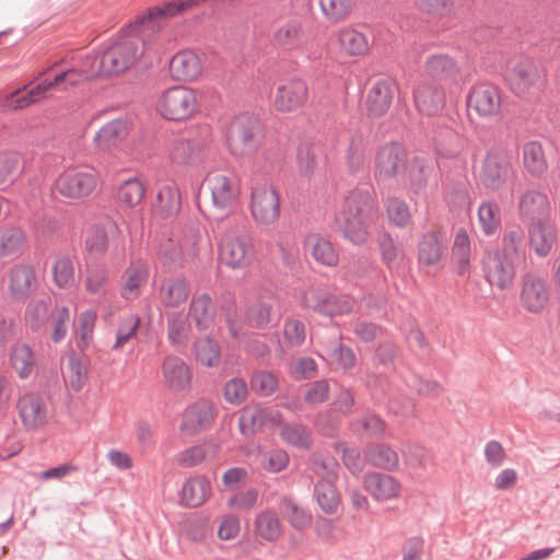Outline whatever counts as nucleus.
Segmentation results:
<instances>
[{
  "instance_id": "nucleus-1",
  "label": "nucleus",
  "mask_w": 560,
  "mask_h": 560,
  "mask_svg": "<svg viewBox=\"0 0 560 560\" xmlns=\"http://www.w3.org/2000/svg\"><path fill=\"white\" fill-rule=\"evenodd\" d=\"M501 244V248L483 253L481 265L486 281L499 290H505L512 285L516 268L526 261L527 250L523 230L515 226L506 231Z\"/></svg>"
},
{
  "instance_id": "nucleus-2",
  "label": "nucleus",
  "mask_w": 560,
  "mask_h": 560,
  "mask_svg": "<svg viewBox=\"0 0 560 560\" xmlns=\"http://www.w3.org/2000/svg\"><path fill=\"white\" fill-rule=\"evenodd\" d=\"M380 217L376 199L369 189H353L335 215V224L343 237L354 245L368 242L371 225Z\"/></svg>"
},
{
  "instance_id": "nucleus-3",
  "label": "nucleus",
  "mask_w": 560,
  "mask_h": 560,
  "mask_svg": "<svg viewBox=\"0 0 560 560\" xmlns=\"http://www.w3.org/2000/svg\"><path fill=\"white\" fill-rule=\"evenodd\" d=\"M200 107L198 92L186 85L164 90L155 103L158 114L165 120L184 122L191 119Z\"/></svg>"
},
{
  "instance_id": "nucleus-4",
  "label": "nucleus",
  "mask_w": 560,
  "mask_h": 560,
  "mask_svg": "<svg viewBox=\"0 0 560 560\" xmlns=\"http://www.w3.org/2000/svg\"><path fill=\"white\" fill-rule=\"evenodd\" d=\"M516 178L512 153L503 147L490 148L481 163L479 182L483 188L500 191Z\"/></svg>"
},
{
  "instance_id": "nucleus-5",
  "label": "nucleus",
  "mask_w": 560,
  "mask_h": 560,
  "mask_svg": "<svg viewBox=\"0 0 560 560\" xmlns=\"http://www.w3.org/2000/svg\"><path fill=\"white\" fill-rule=\"evenodd\" d=\"M249 212L258 228L273 226L281 212L279 189L269 180H254L250 185Z\"/></svg>"
},
{
  "instance_id": "nucleus-6",
  "label": "nucleus",
  "mask_w": 560,
  "mask_h": 560,
  "mask_svg": "<svg viewBox=\"0 0 560 560\" xmlns=\"http://www.w3.org/2000/svg\"><path fill=\"white\" fill-rule=\"evenodd\" d=\"M339 464L334 457L314 455L312 470L319 477L314 488L317 504L326 514H334L340 504V495L335 482L338 479Z\"/></svg>"
},
{
  "instance_id": "nucleus-7",
  "label": "nucleus",
  "mask_w": 560,
  "mask_h": 560,
  "mask_svg": "<svg viewBox=\"0 0 560 560\" xmlns=\"http://www.w3.org/2000/svg\"><path fill=\"white\" fill-rule=\"evenodd\" d=\"M97 184L98 177L94 171L68 167L55 179L54 189L63 199L80 201L90 197Z\"/></svg>"
},
{
  "instance_id": "nucleus-8",
  "label": "nucleus",
  "mask_w": 560,
  "mask_h": 560,
  "mask_svg": "<svg viewBox=\"0 0 560 560\" xmlns=\"http://www.w3.org/2000/svg\"><path fill=\"white\" fill-rule=\"evenodd\" d=\"M262 138V126L252 115H241L231 124L228 143L233 154L244 155L257 150Z\"/></svg>"
},
{
  "instance_id": "nucleus-9",
  "label": "nucleus",
  "mask_w": 560,
  "mask_h": 560,
  "mask_svg": "<svg viewBox=\"0 0 560 560\" xmlns=\"http://www.w3.org/2000/svg\"><path fill=\"white\" fill-rule=\"evenodd\" d=\"M139 34L129 35L110 45L101 56V68L104 77L119 74L136 62Z\"/></svg>"
},
{
  "instance_id": "nucleus-10",
  "label": "nucleus",
  "mask_w": 560,
  "mask_h": 560,
  "mask_svg": "<svg viewBox=\"0 0 560 560\" xmlns=\"http://www.w3.org/2000/svg\"><path fill=\"white\" fill-rule=\"evenodd\" d=\"M511 91L520 97H538L545 89V78L529 59L518 61L506 74Z\"/></svg>"
},
{
  "instance_id": "nucleus-11",
  "label": "nucleus",
  "mask_w": 560,
  "mask_h": 560,
  "mask_svg": "<svg viewBox=\"0 0 560 560\" xmlns=\"http://www.w3.org/2000/svg\"><path fill=\"white\" fill-rule=\"evenodd\" d=\"M202 188L211 196L213 207L223 211H232L240 197L237 179L221 171H212L203 179Z\"/></svg>"
},
{
  "instance_id": "nucleus-12",
  "label": "nucleus",
  "mask_w": 560,
  "mask_h": 560,
  "mask_svg": "<svg viewBox=\"0 0 560 560\" xmlns=\"http://www.w3.org/2000/svg\"><path fill=\"white\" fill-rule=\"evenodd\" d=\"M303 305L320 315L334 317L351 313L354 301L348 295H337L323 288H312L303 295Z\"/></svg>"
},
{
  "instance_id": "nucleus-13",
  "label": "nucleus",
  "mask_w": 560,
  "mask_h": 560,
  "mask_svg": "<svg viewBox=\"0 0 560 560\" xmlns=\"http://www.w3.org/2000/svg\"><path fill=\"white\" fill-rule=\"evenodd\" d=\"M255 247L248 233L226 234L220 244V260L223 265L238 269L250 265Z\"/></svg>"
},
{
  "instance_id": "nucleus-14",
  "label": "nucleus",
  "mask_w": 560,
  "mask_h": 560,
  "mask_svg": "<svg viewBox=\"0 0 560 560\" xmlns=\"http://www.w3.org/2000/svg\"><path fill=\"white\" fill-rule=\"evenodd\" d=\"M550 288L545 278L526 272L521 280L520 304L528 313L540 314L550 302Z\"/></svg>"
},
{
  "instance_id": "nucleus-15",
  "label": "nucleus",
  "mask_w": 560,
  "mask_h": 560,
  "mask_svg": "<svg viewBox=\"0 0 560 560\" xmlns=\"http://www.w3.org/2000/svg\"><path fill=\"white\" fill-rule=\"evenodd\" d=\"M502 95L500 89L491 83H476L467 95V107L480 118L492 119L501 112Z\"/></svg>"
},
{
  "instance_id": "nucleus-16",
  "label": "nucleus",
  "mask_w": 560,
  "mask_h": 560,
  "mask_svg": "<svg viewBox=\"0 0 560 560\" xmlns=\"http://www.w3.org/2000/svg\"><path fill=\"white\" fill-rule=\"evenodd\" d=\"M217 417L215 406L206 399L188 405L182 413L179 432L183 436H196L209 430Z\"/></svg>"
},
{
  "instance_id": "nucleus-17",
  "label": "nucleus",
  "mask_w": 560,
  "mask_h": 560,
  "mask_svg": "<svg viewBox=\"0 0 560 560\" xmlns=\"http://www.w3.org/2000/svg\"><path fill=\"white\" fill-rule=\"evenodd\" d=\"M308 100V88L302 79L282 81L276 90L272 106L279 113H293L301 109Z\"/></svg>"
},
{
  "instance_id": "nucleus-18",
  "label": "nucleus",
  "mask_w": 560,
  "mask_h": 560,
  "mask_svg": "<svg viewBox=\"0 0 560 560\" xmlns=\"http://www.w3.org/2000/svg\"><path fill=\"white\" fill-rule=\"evenodd\" d=\"M202 139L175 138L168 145V156L174 164L184 166L198 165L203 159L207 139L210 135L208 126L202 128Z\"/></svg>"
},
{
  "instance_id": "nucleus-19",
  "label": "nucleus",
  "mask_w": 560,
  "mask_h": 560,
  "mask_svg": "<svg viewBox=\"0 0 560 560\" xmlns=\"http://www.w3.org/2000/svg\"><path fill=\"white\" fill-rule=\"evenodd\" d=\"M517 211L522 221L533 223L534 221L550 219L552 206L544 190L527 188L518 196Z\"/></svg>"
},
{
  "instance_id": "nucleus-20",
  "label": "nucleus",
  "mask_w": 560,
  "mask_h": 560,
  "mask_svg": "<svg viewBox=\"0 0 560 560\" xmlns=\"http://www.w3.org/2000/svg\"><path fill=\"white\" fill-rule=\"evenodd\" d=\"M407 151L396 142L387 143L381 147L375 158V177L378 179H389L406 170Z\"/></svg>"
},
{
  "instance_id": "nucleus-21",
  "label": "nucleus",
  "mask_w": 560,
  "mask_h": 560,
  "mask_svg": "<svg viewBox=\"0 0 560 560\" xmlns=\"http://www.w3.org/2000/svg\"><path fill=\"white\" fill-rule=\"evenodd\" d=\"M19 417L26 430H37L47 421V404L35 393L22 395L16 404Z\"/></svg>"
},
{
  "instance_id": "nucleus-22",
  "label": "nucleus",
  "mask_w": 560,
  "mask_h": 560,
  "mask_svg": "<svg viewBox=\"0 0 560 560\" xmlns=\"http://www.w3.org/2000/svg\"><path fill=\"white\" fill-rule=\"evenodd\" d=\"M527 234L530 248L540 258L551 253L558 238L557 226L550 219L529 223Z\"/></svg>"
},
{
  "instance_id": "nucleus-23",
  "label": "nucleus",
  "mask_w": 560,
  "mask_h": 560,
  "mask_svg": "<svg viewBox=\"0 0 560 560\" xmlns=\"http://www.w3.org/2000/svg\"><path fill=\"white\" fill-rule=\"evenodd\" d=\"M417 249L420 266L438 268L447 246L440 231L430 230L419 237Z\"/></svg>"
},
{
  "instance_id": "nucleus-24",
  "label": "nucleus",
  "mask_w": 560,
  "mask_h": 560,
  "mask_svg": "<svg viewBox=\"0 0 560 560\" xmlns=\"http://www.w3.org/2000/svg\"><path fill=\"white\" fill-rule=\"evenodd\" d=\"M202 61L191 49L176 52L168 62L171 78L175 81L191 82L202 72Z\"/></svg>"
},
{
  "instance_id": "nucleus-25",
  "label": "nucleus",
  "mask_w": 560,
  "mask_h": 560,
  "mask_svg": "<svg viewBox=\"0 0 560 560\" xmlns=\"http://www.w3.org/2000/svg\"><path fill=\"white\" fill-rule=\"evenodd\" d=\"M365 491L377 502L397 499L401 492L400 481L392 475L369 472L364 476Z\"/></svg>"
},
{
  "instance_id": "nucleus-26",
  "label": "nucleus",
  "mask_w": 560,
  "mask_h": 560,
  "mask_svg": "<svg viewBox=\"0 0 560 560\" xmlns=\"http://www.w3.org/2000/svg\"><path fill=\"white\" fill-rule=\"evenodd\" d=\"M396 84L390 79L377 80L369 90L365 98V107L369 116L378 118L389 109Z\"/></svg>"
},
{
  "instance_id": "nucleus-27",
  "label": "nucleus",
  "mask_w": 560,
  "mask_h": 560,
  "mask_svg": "<svg viewBox=\"0 0 560 560\" xmlns=\"http://www.w3.org/2000/svg\"><path fill=\"white\" fill-rule=\"evenodd\" d=\"M132 122L127 118H118L104 124L94 136L98 150L109 151L117 148L129 135Z\"/></svg>"
},
{
  "instance_id": "nucleus-28",
  "label": "nucleus",
  "mask_w": 560,
  "mask_h": 560,
  "mask_svg": "<svg viewBox=\"0 0 560 560\" xmlns=\"http://www.w3.org/2000/svg\"><path fill=\"white\" fill-rule=\"evenodd\" d=\"M417 109L427 116H434L442 112L445 105L444 90L433 83H420L413 92Z\"/></svg>"
},
{
  "instance_id": "nucleus-29",
  "label": "nucleus",
  "mask_w": 560,
  "mask_h": 560,
  "mask_svg": "<svg viewBox=\"0 0 560 560\" xmlns=\"http://www.w3.org/2000/svg\"><path fill=\"white\" fill-rule=\"evenodd\" d=\"M162 372L164 382L171 390L186 392L190 388L191 372L183 359L175 355L166 357Z\"/></svg>"
},
{
  "instance_id": "nucleus-30",
  "label": "nucleus",
  "mask_w": 560,
  "mask_h": 560,
  "mask_svg": "<svg viewBox=\"0 0 560 560\" xmlns=\"http://www.w3.org/2000/svg\"><path fill=\"white\" fill-rule=\"evenodd\" d=\"M36 285V273L32 266L19 264L11 268L9 272V292L13 299H26Z\"/></svg>"
},
{
  "instance_id": "nucleus-31",
  "label": "nucleus",
  "mask_w": 560,
  "mask_h": 560,
  "mask_svg": "<svg viewBox=\"0 0 560 560\" xmlns=\"http://www.w3.org/2000/svg\"><path fill=\"white\" fill-rule=\"evenodd\" d=\"M57 84L52 80H44L32 86L27 92L23 93L26 89H18L8 94L5 101L8 107L14 110L26 108L48 97V92L56 88Z\"/></svg>"
},
{
  "instance_id": "nucleus-32",
  "label": "nucleus",
  "mask_w": 560,
  "mask_h": 560,
  "mask_svg": "<svg viewBox=\"0 0 560 560\" xmlns=\"http://www.w3.org/2000/svg\"><path fill=\"white\" fill-rule=\"evenodd\" d=\"M188 316L199 330H207L213 324L217 316V307L207 293L195 294L189 304Z\"/></svg>"
},
{
  "instance_id": "nucleus-33",
  "label": "nucleus",
  "mask_w": 560,
  "mask_h": 560,
  "mask_svg": "<svg viewBox=\"0 0 560 560\" xmlns=\"http://www.w3.org/2000/svg\"><path fill=\"white\" fill-rule=\"evenodd\" d=\"M271 419L280 424L279 435L284 443L299 450L311 448L312 431L308 427L299 422H282L279 412H276Z\"/></svg>"
},
{
  "instance_id": "nucleus-34",
  "label": "nucleus",
  "mask_w": 560,
  "mask_h": 560,
  "mask_svg": "<svg viewBox=\"0 0 560 560\" xmlns=\"http://www.w3.org/2000/svg\"><path fill=\"white\" fill-rule=\"evenodd\" d=\"M211 495V483L205 476L187 479L180 491V501L189 508L202 505Z\"/></svg>"
},
{
  "instance_id": "nucleus-35",
  "label": "nucleus",
  "mask_w": 560,
  "mask_h": 560,
  "mask_svg": "<svg viewBox=\"0 0 560 560\" xmlns=\"http://www.w3.org/2000/svg\"><path fill=\"white\" fill-rule=\"evenodd\" d=\"M305 247L317 262L328 267L338 265L339 255L331 242L324 236L317 233L307 235Z\"/></svg>"
},
{
  "instance_id": "nucleus-36",
  "label": "nucleus",
  "mask_w": 560,
  "mask_h": 560,
  "mask_svg": "<svg viewBox=\"0 0 560 560\" xmlns=\"http://www.w3.org/2000/svg\"><path fill=\"white\" fill-rule=\"evenodd\" d=\"M26 246V235L15 226L0 229V259H15L20 257Z\"/></svg>"
},
{
  "instance_id": "nucleus-37",
  "label": "nucleus",
  "mask_w": 560,
  "mask_h": 560,
  "mask_svg": "<svg viewBox=\"0 0 560 560\" xmlns=\"http://www.w3.org/2000/svg\"><path fill=\"white\" fill-rule=\"evenodd\" d=\"M190 285L185 278H170L160 288L159 298L163 305L177 307L187 301Z\"/></svg>"
},
{
  "instance_id": "nucleus-38",
  "label": "nucleus",
  "mask_w": 560,
  "mask_h": 560,
  "mask_svg": "<svg viewBox=\"0 0 560 560\" xmlns=\"http://www.w3.org/2000/svg\"><path fill=\"white\" fill-rule=\"evenodd\" d=\"M275 45L285 50L300 48L305 39L302 23L299 20H291L279 26L272 35Z\"/></svg>"
},
{
  "instance_id": "nucleus-39",
  "label": "nucleus",
  "mask_w": 560,
  "mask_h": 560,
  "mask_svg": "<svg viewBox=\"0 0 560 560\" xmlns=\"http://www.w3.org/2000/svg\"><path fill=\"white\" fill-rule=\"evenodd\" d=\"M365 462L373 467L384 470H395L399 464V457L395 450L387 444L372 443L364 450Z\"/></svg>"
},
{
  "instance_id": "nucleus-40",
  "label": "nucleus",
  "mask_w": 560,
  "mask_h": 560,
  "mask_svg": "<svg viewBox=\"0 0 560 560\" xmlns=\"http://www.w3.org/2000/svg\"><path fill=\"white\" fill-rule=\"evenodd\" d=\"M523 165L533 177L540 178L548 168L542 145L538 141H528L523 145Z\"/></svg>"
},
{
  "instance_id": "nucleus-41",
  "label": "nucleus",
  "mask_w": 560,
  "mask_h": 560,
  "mask_svg": "<svg viewBox=\"0 0 560 560\" xmlns=\"http://www.w3.org/2000/svg\"><path fill=\"white\" fill-rule=\"evenodd\" d=\"M254 528L258 537L270 542L278 540L282 533L279 516L270 509H266L256 515Z\"/></svg>"
},
{
  "instance_id": "nucleus-42",
  "label": "nucleus",
  "mask_w": 560,
  "mask_h": 560,
  "mask_svg": "<svg viewBox=\"0 0 560 560\" xmlns=\"http://www.w3.org/2000/svg\"><path fill=\"white\" fill-rule=\"evenodd\" d=\"M180 209V194L175 184L162 186L156 196L154 211L162 218L176 214Z\"/></svg>"
},
{
  "instance_id": "nucleus-43",
  "label": "nucleus",
  "mask_w": 560,
  "mask_h": 560,
  "mask_svg": "<svg viewBox=\"0 0 560 560\" xmlns=\"http://www.w3.org/2000/svg\"><path fill=\"white\" fill-rule=\"evenodd\" d=\"M452 253L456 273L458 276L466 275L470 267L471 246L469 235L465 229H459L456 232Z\"/></svg>"
},
{
  "instance_id": "nucleus-44",
  "label": "nucleus",
  "mask_w": 560,
  "mask_h": 560,
  "mask_svg": "<svg viewBox=\"0 0 560 560\" xmlns=\"http://www.w3.org/2000/svg\"><path fill=\"white\" fill-rule=\"evenodd\" d=\"M116 200L124 211L136 209L140 205V179L138 175L121 180L116 190Z\"/></svg>"
},
{
  "instance_id": "nucleus-45",
  "label": "nucleus",
  "mask_w": 560,
  "mask_h": 560,
  "mask_svg": "<svg viewBox=\"0 0 560 560\" xmlns=\"http://www.w3.org/2000/svg\"><path fill=\"white\" fill-rule=\"evenodd\" d=\"M279 506L283 516L295 529L302 530L311 525L312 513L300 506L292 498H281Z\"/></svg>"
},
{
  "instance_id": "nucleus-46",
  "label": "nucleus",
  "mask_w": 560,
  "mask_h": 560,
  "mask_svg": "<svg viewBox=\"0 0 560 560\" xmlns=\"http://www.w3.org/2000/svg\"><path fill=\"white\" fill-rule=\"evenodd\" d=\"M477 214L480 229L486 236H492L500 230V207L495 201H482L478 207Z\"/></svg>"
},
{
  "instance_id": "nucleus-47",
  "label": "nucleus",
  "mask_w": 560,
  "mask_h": 560,
  "mask_svg": "<svg viewBox=\"0 0 560 560\" xmlns=\"http://www.w3.org/2000/svg\"><path fill=\"white\" fill-rule=\"evenodd\" d=\"M369 142L361 132L351 136L349 148L346 153V163L351 173H357L365 164Z\"/></svg>"
},
{
  "instance_id": "nucleus-48",
  "label": "nucleus",
  "mask_w": 560,
  "mask_h": 560,
  "mask_svg": "<svg viewBox=\"0 0 560 560\" xmlns=\"http://www.w3.org/2000/svg\"><path fill=\"white\" fill-rule=\"evenodd\" d=\"M268 412L259 405H249L242 409L238 418L240 431L243 435H252L267 421Z\"/></svg>"
},
{
  "instance_id": "nucleus-49",
  "label": "nucleus",
  "mask_w": 560,
  "mask_h": 560,
  "mask_svg": "<svg viewBox=\"0 0 560 560\" xmlns=\"http://www.w3.org/2000/svg\"><path fill=\"white\" fill-rule=\"evenodd\" d=\"M377 243L382 261L388 270L397 272L404 262V252L396 245L395 241L388 233L380 235Z\"/></svg>"
},
{
  "instance_id": "nucleus-50",
  "label": "nucleus",
  "mask_w": 560,
  "mask_h": 560,
  "mask_svg": "<svg viewBox=\"0 0 560 560\" xmlns=\"http://www.w3.org/2000/svg\"><path fill=\"white\" fill-rule=\"evenodd\" d=\"M51 277L56 287L68 290L74 285L75 269L71 258L67 256L57 257L51 264Z\"/></svg>"
},
{
  "instance_id": "nucleus-51",
  "label": "nucleus",
  "mask_w": 560,
  "mask_h": 560,
  "mask_svg": "<svg viewBox=\"0 0 560 560\" xmlns=\"http://www.w3.org/2000/svg\"><path fill=\"white\" fill-rule=\"evenodd\" d=\"M88 375L89 365L86 359L71 355L65 371V381L67 385L74 392H79L86 384Z\"/></svg>"
},
{
  "instance_id": "nucleus-52",
  "label": "nucleus",
  "mask_w": 560,
  "mask_h": 560,
  "mask_svg": "<svg viewBox=\"0 0 560 560\" xmlns=\"http://www.w3.org/2000/svg\"><path fill=\"white\" fill-rule=\"evenodd\" d=\"M10 362L18 375L26 378L33 372L36 360L30 346L16 343L11 351Z\"/></svg>"
},
{
  "instance_id": "nucleus-53",
  "label": "nucleus",
  "mask_w": 560,
  "mask_h": 560,
  "mask_svg": "<svg viewBox=\"0 0 560 560\" xmlns=\"http://www.w3.org/2000/svg\"><path fill=\"white\" fill-rule=\"evenodd\" d=\"M196 360L206 366H215L221 361L220 347L215 340L205 336L198 338L194 343Z\"/></svg>"
},
{
  "instance_id": "nucleus-54",
  "label": "nucleus",
  "mask_w": 560,
  "mask_h": 560,
  "mask_svg": "<svg viewBox=\"0 0 560 560\" xmlns=\"http://www.w3.org/2000/svg\"><path fill=\"white\" fill-rule=\"evenodd\" d=\"M427 73L439 80H446L454 77L458 69L453 58L447 55H433L425 61Z\"/></svg>"
},
{
  "instance_id": "nucleus-55",
  "label": "nucleus",
  "mask_w": 560,
  "mask_h": 560,
  "mask_svg": "<svg viewBox=\"0 0 560 560\" xmlns=\"http://www.w3.org/2000/svg\"><path fill=\"white\" fill-rule=\"evenodd\" d=\"M338 40L341 48L351 56H360L369 50L365 35L353 28H345L339 32Z\"/></svg>"
},
{
  "instance_id": "nucleus-56",
  "label": "nucleus",
  "mask_w": 560,
  "mask_h": 560,
  "mask_svg": "<svg viewBox=\"0 0 560 560\" xmlns=\"http://www.w3.org/2000/svg\"><path fill=\"white\" fill-rule=\"evenodd\" d=\"M22 171L21 156L14 151H0V186L12 184Z\"/></svg>"
},
{
  "instance_id": "nucleus-57",
  "label": "nucleus",
  "mask_w": 560,
  "mask_h": 560,
  "mask_svg": "<svg viewBox=\"0 0 560 560\" xmlns=\"http://www.w3.org/2000/svg\"><path fill=\"white\" fill-rule=\"evenodd\" d=\"M205 0H179V1H170L162 7H155L149 10L148 20L153 21L160 18H172L175 16L190 8L197 7L199 3Z\"/></svg>"
},
{
  "instance_id": "nucleus-58",
  "label": "nucleus",
  "mask_w": 560,
  "mask_h": 560,
  "mask_svg": "<svg viewBox=\"0 0 560 560\" xmlns=\"http://www.w3.org/2000/svg\"><path fill=\"white\" fill-rule=\"evenodd\" d=\"M385 207L389 221L396 226L405 228L410 223L411 213L404 200L397 197H388L385 200Z\"/></svg>"
},
{
  "instance_id": "nucleus-59",
  "label": "nucleus",
  "mask_w": 560,
  "mask_h": 560,
  "mask_svg": "<svg viewBox=\"0 0 560 560\" xmlns=\"http://www.w3.org/2000/svg\"><path fill=\"white\" fill-rule=\"evenodd\" d=\"M189 324L183 314H172L167 319V337L173 346L184 343L189 334Z\"/></svg>"
},
{
  "instance_id": "nucleus-60",
  "label": "nucleus",
  "mask_w": 560,
  "mask_h": 560,
  "mask_svg": "<svg viewBox=\"0 0 560 560\" xmlns=\"http://www.w3.org/2000/svg\"><path fill=\"white\" fill-rule=\"evenodd\" d=\"M96 322V312L86 310L80 314L78 319L77 335L79 337L78 346L82 349L89 347L93 339V331Z\"/></svg>"
},
{
  "instance_id": "nucleus-61",
  "label": "nucleus",
  "mask_w": 560,
  "mask_h": 560,
  "mask_svg": "<svg viewBox=\"0 0 560 560\" xmlns=\"http://www.w3.org/2000/svg\"><path fill=\"white\" fill-rule=\"evenodd\" d=\"M316 153L317 148L308 142H303L299 145L296 152V163L300 173L303 176H310L316 168Z\"/></svg>"
},
{
  "instance_id": "nucleus-62",
  "label": "nucleus",
  "mask_w": 560,
  "mask_h": 560,
  "mask_svg": "<svg viewBox=\"0 0 560 560\" xmlns=\"http://www.w3.org/2000/svg\"><path fill=\"white\" fill-rule=\"evenodd\" d=\"M250 385L255 393L267 397L277 390L278 378L269 371H256L252 375Z\"/></svg>"
},
{
  "instance_id": "nucleus-63",
  "label": "nucleus",
  "mask_w": 560,
  "mask_h": 560,
  "mask_svg": "<svg viewBox=\"0 0 560 560\" xmlns=\"http://www.w3.org/2000/svg\"><path fill=\"white\" fill-rule=\"evenodd\" d=\"M108 247V237L103 226H93L89 232L85 240L86 250L94 257H100L105 254Z\"/></svg>"
},
{
  "instance_id": "nucleus-64",
  "label": "nucleus",
  "mask_w": 560,
  "mask_h": 560,
  "mask_svg": "<svg viewBox=\"0 0 560 560\" xmlns=\"http://www.w3.org/2000/svg\"><path fill=\"white\" fill-rule=\"evenodd\" d=\"M258 497L259 493L254 488L237 491L228 499L226 505L234 511H249L256 506Z\"/></svg>"
}]
</instances>
